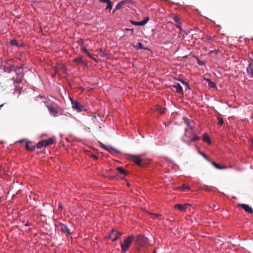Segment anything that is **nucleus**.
Returning a JSON list of instances; mask_svg holds the SVG:
<instances>
[{"mask_svg":"<svg viewBox=\"0 0 253 253\" xmlns=\"http://www.w3.org/2000/svg\"><path fill=\"white\" fill-rule=\"evenodd\" d=\"M21 68L20 67L10 66L4 68V71L7 73H10L11 71H14L16 73V77H13L11 80L13 81V84H19L22 83L24 78V73L22 72Z\"/></svg>","mask_w":253,"mask_h":253,"instance_id":"1","label":"nucleus"},{"mask_svg":"<svg viewBox=\"0 0 253 253\" xmlns=\"http://www.w3.org/2000/svg\"><path fill=\"white\" fill-rule=\"evenodd\" d=\"M46 107L49 112V113L54 117H57L59 113V107L55 103L47 104Z\"/></svg>","mask_w":253,"mask_h":253,"instance_id":"2","label":"nucleus"},{"mask_svg":"<svg viewBox=\"0 0 253 253\" xmlns=\"http://www.w3.org/2000/svg\"><path fill=\"white\" fill-rule=\"evenodd\" d=\"M134 238V236L130 235L124 240L123 243L121 244V247L122 251L126 252V251L128 249L130 245L131 244Z\"/></svg>","mask_w":253,"mask_h":253,"instance_id":"3","label":"nucleus"},{"mask_svg":"<svg viewBox=\"0 0 253 253\" xmlns=\"http://www.w3.org/2000/svg\"><path fill=\"white\" fill-rule=\"evenodd\" d=\"M55 142V140L52 138H50L46 140H43L39 142L37 144V148L41 149L42 147H45L50 145L52 144Z\"/></svg>","mask_w":253,"mask_h":253,"instance_id":"4","label":"nucleus"},{"mask_svg":"<svg viewBox=\"0 0 253 253\" xmlns=\"http://www.w3.org/2000/svg\"><path fill=\"white\" fill-rule=\"evenodd\" d=\"M130 160L133 161L134 163L139 167H143L144 163L143 160L140 158V156L137 155H130Z\"/></svg>","mask_w":253,"mask_h":253,"instance_id":"5","label":"nucleus"},{"mask_svg":"<svg viewBox=\"0 0 253 253\" xmlns=\"http://www.w3.org/2000/svg\"><path fill=\"white\" fill-rule=\"evenodd\" d=\"M122 235V233L112 230L108 236L109 239H112V242H115Z\"/></svg>","mask_w":253,"mask_h":253,"instance_id":"6","label":"nucleus"},{"mask_svg":"<svg viewBox=\"0 0 253 253\" xmlns=\"http://www.w3.org/2000/svg\"><path fill=\"white\" fill-rule=\"evenodd\" d=\"M70 100L72 102V107L74 109H75L78 112H81L83 110L85 111V109H84V107L80 103L77 101H74L72 98H70Z\"/></svg>","mask_w":253,"mask_h":253,"instance_id":"7","label":"nucleus"},{"mask_svg":"<svg viewBox=\"0 0 253 253\" xmlns=\"http://www.w3.org/2000/svg\"><path fill=\"white\" fill-rule=\"evenodd\" d=\"M190 206V205L189 204H176L174 205L175 208H177L178 210L182 212L185 211Z\"/></svg>","mask_w":253,"mask_h":253,"instance_id":"8","label":"nucleus"},{"mask_svg":"<svg viewBox=\"0 0 253 253\" xmlns=\"http://www.w3.org/2000/svg\"><path fill=\"white\" fill-rule=\"evenodd\" d=\"M60 227L61 230L67 236H68L70 234V230L65 224L60 223Z\"/></svg>","mask_w":253,"mask_h":253,"instance_id":"9","label":"nucleus"},{"mask_svg":"<svg viewBox=\"0 0 253 253\" xmlns=\"http://www.w3.org/2000/svg\"><path fill=\"white\" fill-rule=\"evenodd\" d=\"M239 206L243 208L246 212L250 213H253V209L250 207L249 205L245 204H242Z\"/></svg>","mask_w":253,"mask_h":253,"instance_id":"10","label":"nucleus"},{"mask_svg":"<svg viewBox=\"0 0 253 253\" xmlns=\"http://www.w3.org/2000/svg\"><path fill=\"white\" fill-rule=\"evenodd\" d=\"M149 20V18L147 17L145 18L143 20L140 21V22H135L134 21L131 20V23L135 26H143L146 24Z\"/></svg>","mask_w":253,"mask_h":253,"instance_id":"11","label":"nucleus"},{"mask_svg":"<svg viewBox=\"0 0 253 253\" xmlns=\"http://www.w3.org/2000/svg\"><path fill=\"white\" fill-rule=\"evenodd\" d=\"M173 88H175L176 89V92L180 94V95H183V91L182 86L179 84H177L175 85H173L172 86Z\"/></svg>","mask_w":253,"mask_h":253,"instance_id":"12","label":"nucleus"},{"mask_svg":"<svg viewBox=\"0 0 253 253\" xmlns=\"http://www.w3.org/2000/svg\"><path fill=\"white\" fill-rule=\"evenodd\" d=\"M100 1L103 3H106L107 4L106 9L110 11L112 8V4L110 0H100Z\"/></svg>","mask_w":253,"mask_h":253,"instance_id":"13","label":"nucleus"},{"mask_svg":"<svg viewBox=\"0 0 253 253\" xmlns=\"http://www.w3.org/2000/svg\"><path fill=\"white\" fill-rule=\"evenodd\" d=\"M127 0H123L120 2L118 3L115 9L113 10V13H114L116 10L121 9L122 6L127 1Z\"/></svg>","mask_w":253,"mask_h":253,"instance_id":"14","label":"nucleus"},{"mask_svg":"<svg viewBox=\"0 0 253 253\" xmlns=\"http://www.w3.org/2000/svg\"><path fill=\"white\" fill-rule=\"evenodd\" d=\"M116 169L120 173L126 176L128 174V172L122 167H118Z\"/></svg>","mask_w":253,"mask_h":253,"instance_id":"15","label":"nucleus"},{"mask_svg":"<svg viewBox=\"0 0 253 253\" xmlns=\"http://www.w3.org/2000/svg\"><path fill=\"white\" fill-rule=\"evenodd\" d=\"M247 72L249 75L253 77V65L250 64L248 67L247 68Z\"/></svg>","mask_w":253,"mask_h":253,"instance_id":"16","label":"nucleus"},{"mask_svg":"<svg viewBox=\"0 0 253 253\" xmlns=\"http://www.w3.org/2000/svg\"><path fill=\"white\" fill-rule=\"evenodd\" d=\"M210 163H211V164L215 167L216 168V169H226V166H221L220 165L213 162V161H211L210 162Z\"/></svg>","mask_w":253,"mask_h":253,"instance_id":"17","label":"nucleus"},{"mask_svg":"<svg viewBox=\"0 0 253 253\" xmlns=\"http://www.w3.org/2000/svg\"><path fill=\"white\" fill-rule=\"evenodd\" d=\"M203 141L204 142H207L208 144H211V139L209 137V136L206 133H205L204 134V137H203Z\"/></svg>","mask_w":253,"mask_h":253,"instance_id":"18","label":"nucleus"},{"mask_svg":"<svg viewBox=\"0 0 253 253\" xmlns=\"http://www.w3.org/2000/svg\"><path fill=\"white\" fill-rule=\"evenodd\" d=\"M206 80L208 83L209 87L211 88L216 87V84L213 82L211 81L210 79H206Z\"/></svg>","mask_w":253,"mask_h":253,"instance_id":"19","label":"nucleus"},{"mask_svg":"<svg viewBox=\"0 0 253 253\" xmlns=\"http://www.w3.org/2000/svg\"><path fill=\"white\" fill-rule=\"evenodd\" d=\"M157 111H159L161 114H164L165 113L167 108H163L161 106H158L157 109Z\"/></svg>","mask_w":253,"mask_h":253,"instance_id":"20","label":"nucleus"},{"mask_svg":"<svg viewBox=\"0 0 253 253\" xmlns=\"http://www.w3.org/2000/svg\"><path fill=\"white\" fill-rule=\"evenodd\" d=\"M25 148L30 151H33L35 150V146H33L32 147H30L28 143H26L25 145Z\"/></svg>","mask_w":253,"mask_h":253,"instance_id":"21","label":"nucleus"},{"mask_svg":"<svg viewBox=\"0 0 253 253\" xmlns=\"http://www.w3.org/2000/svg\"><path fill=\"white\" fill-rule=\"evenodd\" d=\"M102 147H103L104 149H105L106 150H107L109 152H111V150H112V151H114L117 153H119V151H118L117 150L115 149V148H113L112 147H110L109 149H108V148H107L106 146H105V145H103V146H102Z\"/></svg>","mask_w":253,"mask_h":253,"instance_id":"22","label":"nucleus"},{"mask_svg":"<svg viewBox=\"0 0 253 253\" xmlns=\"http://www.w3.org/2000/svg\"><path fill=\"white\" fill-rule=\"evenodd\" d=\"M198 152L206 160L209 161V162H211V160L209 159L208 156L203 152L200 151V150L198 149Z\"/></svg>","mask_w":253,"mask_h":253,"instance_id":"23","label":"nucleus"},{"mask_svg":"<svg viewBox=\"0 0 253 253\" xmlns=\"http://www.w3.org/2000/svg\"><path fill=\"white\" fill-rule=\"evenodd\" d=\"M178 80L180 81L181 82V83L185 85V86H186L187 89H190V87L189 86V84L187 82H185V81H183V80H182L181 79H179Z\"/></svg>","mask_w":253,"mask_h":253,"instance_id":"24","label":"nucleus"},{"mask_svg":"<svg viewBox=\"0 0 253 253\" xmlns=\"http://www.w3.org/2000/svg\"><path fill=\"white\" fill-rule=\"evenodd\" d=\"M137 49H143V45L141 42H138L136 45L134 46Z\"/></svg>","mask_w":253,"mask_h":253,"instance_id":"25","label":"nucleus"},{"mask_svg":"<svg viewBox=\"0 0 253 253\" xmlns=\"http://www.w3.org/2000/svg\"><path fill=\"white\" fill-rule=\"evenodd\" d=\"M140 240V241L143 242L144 244H147L148 243V239L145 237H141Z\"/></svg>","mask_w":253,"mask_h":253,"instance_id":"26","label":"nucleus"},{"mask_svg":"<svg viewBox=\"0 0 253 253\" xmlns=\"http://www.w3.org/2000/svg\"><path fill=\"white\" fill-rule=\"evenodd\" d=\"M200 137L194 133L193 137L191 139L190 142L195 141L198 140Z\"/></svg>","mask_w":253,"mask_h":253,"instance_id":"27","label":"nucleus"},{"mask_svg":"<svg viewBox=\"0 0 253 253\" xmlns=\"http://www.w3.org/2000/svg\"><path fill=\"white\" fill-rule=\"evenodd\" d=\"M74 62L76 63H82L83 62V59L81 56L79 57L74 59Z\"/></svg>","mask_w":253,"mask_h":253,"instance_id":"28","label":"nucleus"},{"mask_svg":"<svg viewBox=\"0 0 253 253\" xmlns=\"http://www.w3.org/2000/svg\"><path fill=\"white\" fill-rule=\"evenodd\" d=\"M217 119H218V124H219L220 125H222L223 124V122H224L223 119L220 117H218Z\"/></svg>","mask_w":253,"mask_h":253,"instance_id":"29","label":"nucleus"},{"mask_svg":"<svg viewBox=\"0 0 253 253\" xmlns=\"http://www.w3.org/2000/svg\"><path fill=\"white\" fill-rule=\"evenodd\" d=\"M11 44L12 45H17L18 42L15 40H12L10 42Z\"/></svg>","mask_w":253,"mask_h":253,"instance_id":"30","label":"nucleus"},{"mask_svg":"<svg viewBox=\"0 0 253 253\" xmlns=\"http://www.w3.org/2000/svg\"><path fill=\"white\" fill-rule=\"evenodd\" d=\"M173 19L174 21L175 22H178L179 21V18L176 15H174L173 16Z\"/></svg>","mask_w":253,"mask_h":253,"instance_id":"31","label":"nucleus"},{"mask_svg":"<svg viewBox=\"0 0 253 253\" xmlns=\"http://www.w3.org/2000/svg\"><path fill=\"white\" fill-rule=\"evenodd\" d=\"M149 214L152 215L153 218L158 217L160 215V214H157V213H152L151 214V213H149Z\"/></svg>","mask_w":253,"mask_h":253,"instance_id":"32","label":"nucleus"},{"mask_svg":"<svg viewBox=\"0 0 253 253\" xmlns=\"http://www.w3.org/2000/svg\"><path fill=\"white\" fill-rule=\"evenodd\" d=\"M198 64L200 65H203L205 64L204 62L200 61L199 60H198Z\"/></svg>","mask_w":253,"mask_h":253,"instance_id":"33","label":"nucleus"},{"mask_svg":"<svg viewBox=\"0 0 253 253\" xmlns=\"http://www.w3.org/2000/svg\"><path fill=\"white\" fill-rule=\"evenodd\" d=\"M186 188H189V187L188 186H186L185 185H183L181 187H180V189L182 190H183L184 189H186Z\"/></svg>","mask_w":253,"mask_h":253,"instance_id":"34","label":"nucleus"},{"mask_svg":"<svg viewBox=\"0 0 253 253\" xmlns=\"http://www.w3.org/2000/svg\"><path fill=\"white\" fill-rule=\"evenodd\" d=\"M83 50L86 54L89 52L88 50L85 47L83 48Z\"/></svg>","mask_w":253,"mask_h":253,"instance_id":"35","label":"nucleus"},{"mask_svg":"<svg viewBox=\"0 0 253 253\" xmlns=\"http://www.w3.org/2000/svg\"><path fill=\"white\" fill-rule=\"evenodd\" d=\"M86 55L90 58L95 60V59L92 56L91 54L89 52H88V53L86 54Z\"/></svg>","mask_w":253,"mask_h":253,"instance_id":"36","label":"nucleus"},{"mask_svg":"<svg viewBox=\"0 0 253 253\" xmlns=\"http://www.w3.org/2000/svg\"><path fill=\"white\" fill-rule=\"evenodd\" d=\"M91 157L92 158H93V159H95V160L98 159V157H97V156H96L95 155L92 154V155H91Z\"/></svg>","mask_w":253,"mask_h":253,"instance_id":"37","label":"nucleus"},{"mask_svg":"<svg viewBox=\"0 0 253 253\" xmlns=\"http://www.w3.org/2000/svg\"><path fill=\"white\" fill-rule=\"evenodd\" d=\"M249 57L252 60H253V52L249 54Z\"/></svg>","mask_w":253,"mask_h":253,"instance_id":"38","label":"nucleus"},{"mask_svg":"<svg viewBox=\"0 0 253 253\" xmlns=\"http://www.w3.org/2000/svg\"><path fill=\"white\" fill-rule=\"evenodd\" d=\"M176 27H177L178 28H179L181 31H182V29H181V27L180 26V25H179V24H177V25H176Z\"/></svg>","mask_w":253,"mask_h":253,"instance_id":"39","label":"nucleus"},{"mask_svg":"<svg viewBox=\"0 0 253 253\" xmlns=\"http://www.w3.org/2000/svg\"><path fill=\"white\" fill-rule=\"evenodd\" d=\"M207 40L209 42H210V41H211V37H209L207 39Z\"/></svg>","mask_w":253,"mask_h":253,"instance_id":"40","label":"nucleus"},{"mask_svg":"<svg viewBox=\"0 0 253 253\" xmlns=\"http://www.w3.org/2000/svg\"><path fill=\"white\" fill-rule=\"evenodd\" d=\"M126 30L127 31H133V29H129V28H126Z\"/></svg>","mask_w":253,"mask_h":253,"instance_id":"41","label":"nucleus"},{"mask_svg":"<svg viewBox=\"0 0 253 253\" xmlns=\"http://www.w3.org/2000/svg\"><path fill=\"white\" fill-rule=\"evenodd\" d=\"M30 223H29L28 222H27L26 224H25V226H30Z\"/></svg>","mask_w":253,"mask_h":253,"instance_id":"42","label":"nucleus"},{"mask_svg":"<svg viewBox=\"0 0 253 253\" xmlns=\"http://www.w3.org/2000/svg\"><path fill=\"white\" fill-rule=\"evenodd\" d=\"M6 104V103H3V104H2L1 105H0V109H1V107H2V106H3V105H4V104Z\"/></svg>","mask_w":253,"mask_h":253,"instance_id":"43","label":"nucleus"},{"mask_svg":"<svg viewBox=\"0 0 253 253\" xmlns=\"http://www.w3.org/2000/svg\"><path fill=\"white\" fill-rule=\"evenodd\" d=\"M153 253H157L156 250H155L153 251Z\"/></svg>","mask_w":253,"mask_h":253,"instance_id":"44","label":"nucleus"},{"mask_svg":"<svg viewBox=\"0 0 253 253\" xmlns=\"http://www.w3.org/2000/svg\"><path fill=\"white\" fill-rule=\"evenodd\" d=\"M190 129H191V131L192 132H193V128H192V127H190Z\"/></svg>","mask_w":253,"mask_h":253,"instance_id":"45","label":"nucleus"},{"mask_svg":"<svg viewBox=\"0 0 253 253\" xmlns=\"http://www.w3.org/2000/svg\"><path fill=\"white\" fill-rule=\"evenodd\" d=\"M187 143L188 145H190V142H187Z\"/></svg>","mask_w":253,"mask_h":253,"instance_id":"46","label":"nucleus"},{"mask_svg":"<svg viewBox=\"0 0 253 253\" xmlns=\"http://www.w3.org/2000/svg\"><path fill=\"white\" fill-rule=\"evenodd\" d=\"M122 253H126V252L122 251Z\"/></svg>","mask_w":253,"mask_h":253,"instance_id":"47","label":"nucleus"},{"mask_svg":"<svg viewBox=\"0 0 253 253\" xmlns=\"http://www.w3.org/2000/svg\"><path fill=\"white\" fill-rule=\"evenodd\" d=\"M93 118H96V116H93Z\"/></svg>","mask_w":253,"mask_h":253,"instance_id":"48","label":"nucleus"}]
</instances>
